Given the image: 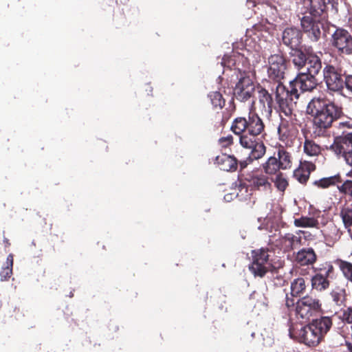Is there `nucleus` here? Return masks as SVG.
<instances>
[{
	"label": "nucleus",
	"instance_id": "f257e3e1",
	"mask_svg": "<svg viewBox=\"0 0 352 352\" xmlns=\"http://www.w3.org/2000/svg\"><path fill=\"white\" fill-rule=\"evenodd\" d=\"M231 130L239 135L241 145L251 150L250 158L258 160L265 155V146L257 138L264 130V124L257 114L250 112L247 118H235L232 122Z\"/></svg>",
	"mask_w": 352,
	"mask_h": 352
},
{
	"label": "nucleus",
	"instance_id": "f03ea898",
	"mask_svg": "<svg viewBox=\"0 0 352 352\" xmlns=\"http://www.w3.org/2000/svg\"><path fill=\"white\" fill-rule=\"evenodd\" d=\"M316 80L314 76L302 72L296 78L289 82V89H287L282 83L278 82L276 87V100L278 104L280 116L284 114L289 117L292 116L295 107L296 101L301 92L311 91L316 86Z\"/></svg>",
	"mask_w": 352,
	"mask_h": 352
},
{
	"label": "nucleus",
	"instance_id": "7ed1b4c3",
	"mask_svg": "<svg viewBox=\"0 0 352 352\" xmlns=\"http://www.w3.org/2000/svg\"><path fill=\"white\" fill-rule=\"evenodd\" d=\"M307 112L314 116V124L320 128L329 127L340 113L333 104L322 98H313L307 105Z\"/></svg>",
	"mask_w": 352,
	"mask_h": 352
},
{
	"label": "nucleus",
	"instance_id": "20e7f679",
	"mask_svg": "<svg viewBox=\"0 0 352 352\" xmlns=\"http://www.w3.org/2000/svg\"><path fill=\"white\" fill-rule=\"evenodd\" d=\"M310 3L314 13L309 12L301 19V27L312 41H316L321 34L319 16L323 12L324 4L319 3L317 7L314 0H310Z\"/></svg>",
	"mask_w": 352,
	"mask_h": 352
},
{
	"label": "nucleus",
	"instance_id": "39448f33",
	"mask_svg": "<svg viewBox=\"0 0 352 352\" xmlns=\"http://www.w3.org/2000/svg\"><path fill=\"white\" fill-rule=\"evenodd\" d=\"M269 255L265 249L252 251V262L249 269L255 276H263L271 267Z\"/></svg>",
	"mask_w": 352,
	"mask_h": 352
},
{
	"label": "nucleus",
	"instance_id": "423d86ee",
	"mask_svg": "<svg viewBox=\"0 0 352 352\" xmlns=\"http://www.w3.org/2000/svg\"><path fill=\"white\" fill-rule=\"evenodd\" d=\"M321 305L319 300L311 296H305L296 302V312L302 319H309L319 312Z\"/></svg>",
	"mask_w": 352,
	"mask_h": 352
},
{
	"label": "nucleus",
	"instance_id": "0eeeda50",
	"mask_svg": "<svg viewBox=\"0 0 352 352\" xmlns=\"http://www.w3.org/2000/svg\"><path fill=\"white\" fill-rule=\"evenodd\" d=\"M286 69V61L282 54H275L268 58L267 74L270 78L278 82L284 78Z\"/></svg>",
	"mask_w": 352,
	"mask_h": 352
},
{
	"label": "nucleus",
	"instance_id": "6e6552de",
	"mask_svg": "<svg viewBox=\"0 0 352 352\" xmlns=\"http://www.w3.org/2000/svg\"><path fill=\"white\" fill-rule=\"evenodd\" d=\"M332 44L343 54H351L352 36L348 31L338 29L332 35Z\"/></svg>",
	"mask_w": 352,
	"mask_h": 352
},
{
	"label": "nucleus",
	"instance_id": "1a4fd4ad",
	"mask_svg": "<svg viewBox=\"0 0 352 352\" xmlns=\"http://www.w3.org/2000/svg\"><path fill=\"white\" fill-rule=\"evenodd\" d=\"M256 85L248 76L241 78L236 85L234 94L236 98L241 101H245L250 98L254 91Z\"/></svg>",
	"mask_w": 352,
	"mask_h": 352
},
{
	"label": "nucleus",
	"instance_id": "9d476101",
	"mask_svg": "<svg viewBox=\"0 0 352 352\" xmlns=\"http://www.w3.org/2000/svg\"><path fill=\"white\" fill-rule=\"evenodd\" d=\"M323 72L324 81L329 90L339 91L343 88L344 80L335 67L328 65L324 67Z\"/></svg>",
	"mask_w": 352,
	"mask_h": 352
},
{
	"label": "nucleus",
	"instance_id": "9b49d317",
	"mask_svg": "<svg viewBox=\"0 0 352 352\" xmlns=\"http://www.w3.org/2000/svg\"><path fill=\"white\" fill-rule=\"evenodd\" d=\"M246 180L252 188L258 190H268L272 185L268 177L258 172H254L247 176Z\"/></svg>",
	"mask_w": 352,
	"mask_h": 352
},
{
	"label": "nucleus",
	"instance_id": "f8f14e48",
	"mask_svg": "<svg viewBox=\"0 0 352 352\" xmlns=\"http://www.w3.org/2000/svg\"><path fill=\"white\" fill-rule=\"evenodd\" d=\"M298 336L302 342L309 346L318 344L322 339L311 324L302 327L299 330Z\"/></svg>",
	"mask_w": 352,
	"mask_h": 352
},
{
	"label": "nucleus",
	"instance_id": "ddd939ff",
	"mask_svg": "<svg viewBox=\"0 0 352 352\" xmlns=\"http://www.w3.org/2000/svg\"><path fill=\"white\" fill-rule=\"evenodd\" d=\"M316 166L312 162L308 161L300 162L298 168L294 172V176L300 183H305L309 177L310 173Z\"/></svg>",
	"mask_w": 352,
	"mask_h": 352
},
{
	"label": "nucleus",
	"instance_id": "4468645a",
	"mask_svg": "<svg viewBox=\"0 0 352 352\" xmlns=\"http://www.w3.org/2000/svg\"><path fill=\"white\" fill-rule=\"evenodd\" d=\"M301 34L296 28H287L283 33V41L292 48L297 47L300 41Z\"/></svg>",
	"mask_w": 352,
	"mask_h": 352
},
{
	"label": "nucleus",
	"instance_id": "2eb2a0df",
	"mask_svg": "<svg viewBox=\"0 0 352 352\" xmlns=\"http://www.w3.org/2000/svg\"><path fill=\"white\" fill-rule=\"evenodd\" d=\"M307 68V74L313 75L318 74L322 68L320 58L313 53H307V60L305 64Z\"/></svg>",
	"mask_w": 352,
	"mask_h": 352
},
{
	"label": "nucleus",
	"instance_id": "dca6fc26",
	"mask_svg": "<svg viewBox=\"0 0 352 352\" xmlns=\"http://www.w3.org/2000/svg\"><path fill=\"white\" fill-rule=\"evenodd\" d=\"M215 160L220 169L223 170L230 171L235 170L236 168V160L230 155L221 154L218 155Z\"/></svg>",
	"mask_w": 352,
	"mask_h": 352
},
{
	"label": "nucleus",
	"instance_id": "f3484780",
	"mask_svg": "<svg viewBox=\"0 0 352 352\" xmlns=\"http://www.w3.org/2000/svg\"><path fill=\"white\" fill-rule=\"evenodd\" d=\"M297 262L302 265L313 264L316 260V255L311 248L302 249L297 253Z\"/></svg>",
	"mask_w": 352,
	"mask_h": 352
},
{
	"label": "nucleus",
	"instance_id": "a211bd4d",
	"mask_svg": "<svg viewBox=\"0 0 352 352\" xmlns=\"http://www.w3.org/2000/svg\"><path fill=\"white\" fill-rule=\"evenodd\" d=\"M311 324L314 327L315 331L320 333V337L322 338L330 329L332 322L329 317H321L314 320Z\"/></svg>",
	"mask_w": 352,
	"mask_h": 352
},
{
	"label": "nucleus",
	"instance_id": "6ab92c4d",
	"mask_svg": "<svg viewBox=\"0 0 352 352\" xmlns=\"http://www.w3.org/2000/svg\"><path fill=\"white\" fill-rule=\"evenodd\" d=\"M352 147V131L344 132L340 136L336 138L331 148L344 149V147Z\"/></svg>",
	"mask_w": 352,
	"mask_h": 352
},
{
	"label": "nucleus",
	"instance_id": "aec40b11",
	"mask_svg": "<svg viewBox=\"0 0 352 352\" xmlns=\"http://www.w3.org/2000/svg\"><path fill=\"white\" fill-rule=\"evenodd\" d=\"M321 232L327 241H336L340 237L338 229L332 222L327 223L326 228L322 230Z\"/></svg>",
	"mask_w": 352,
	"mask_h": 352
},
{
	"label": "nucleus",
	"instance_id": "412c9836",
	"mask_svg": "<svg viewBox=\"0 0 352 352\" xmlns=\"http://www.w3.org/2000/svg\"><path fill=\"white\" fill-rule=\"evenodd\" d=\"M263 170L267 175H274L280 169V166L278 165V159L275 156L270 157L267 160L262 164Z\"/></svg>",
	"mask_w": 352,
	"mask_h": 352
},
{
	"label": "nucleus",
	"instance_id": "4be33fe9",
	"mask_svg": "<svg viewBox=\"0 0 352 352\" xmlns=\"http://www.w3.org/2000/svg\"><path fill=\"white\" fill-rule=\"evenodd\" d=\"M340 216L342 220L344 228L349 233L352 232V207L346 206L342 208Z\"/></svg>",
	"mask_w": 352,
	"mask_h": 352
},
{
	"label": "nucleus",
	"instance_id": "5701e85b",
	"mask_svg": "<svg viewBox=\"0 0 352 352\" xmlns=\"http://www.w3.org/2000/svg\"><path fill=\"white\" fill-rule=\"evenodd\" d=\"M294 224L298 228H317L318 226V221L314 217L303 216L300 218L295 219Z\"/></svg>",
	"mask_w": 352,
	"mask_h": 352
},
{
	"label": "nucleus",
	"instance_id": "b1692460",
	"mask_svg": "<svg viewBox=\"0 0 352 352\" xmlns=\"http://www.w3.org/2000/svg\"><path fill=\"white\" fill-rule=\"evenodd\" d=\"M278 165L281 169L285 170L292 166V157L290 154L284 149H279L277 153Z\"/></svg>",
	"mask_w": 352,
	"mask_h": 352
},
{
	"label": "nucleus",
	"instance_id": "393cba45",
	"mask_svg": "<svg viewBox=\"0 0 352 352\" xmlns=\"http://www.w3.org/2000/svg\"><path fill=\"white\" fill-rule=\"evenodd\" d=\"M304 153L309 157L318 156L321 152L320 146L313 140H306L303 146Z\"/></svg>",
	"mask_w": 352,
	"mask_h": 352
},
{
	"label": "nucleus",
	"instance_id": "a878e982",
	"mask_svg": "<svg viewBox=\"0 0 352 352\" xmlns=\"http://www.w3.org/2000/svg\"><path fill=\"white\" fill-rule=\"evenodd\" d=\"M338 182H340V177L338 175H334L316 180L314 182V184L318 188H327L331 186L335 185Z\"/></svg>",
	"mask_w": 352,
	"mask_h": 352
},
{
	"label": "nucleus",
	"instance_id": "bb28decb",
	"mask_svg": "<svg viewBox=\"0 0 352 352\" xmlns=\"http://www.w3.org/2000/svg\"><path fill=\"white\" fill-rule=\"evenodd\" d=\"M292 56V62L298 69H300L305 66L307 55H305L302 52L294 50H293Z\"/></svg>",
	"mask_w": 352,
	"mask_h": 352
},
{
	"label": "nucleus",
	"instance_id": "cd10ccee",
	"mask_svg": "<svg viewBox=\"0 0 352 352\" xmlns=\"http://www.w3.org/2000/svg\"><path fill=\"white\" fill-rule=\"evenodd\" d=\"M311 285L313 288L318 291H322L327 289L329 283L325 276L322 274H316L311 279Z\"/></svg>",
	"mask_w": 352,
	"mask_h": 352
},
{
	"label": "nucleus",
	"instance_id": "c85d7f7f",
	"mask_svg": "<svg viewBox=\"0 0 352 352\" xmlns=\"http://www.w3.org/2000/svg\"><path fill=\"white\" fill-rule=\"evenodd\" d=\"M305 288V281L302 278H296L291 283V294L293 296L301 294Z\"/></svg>",
	"mask_w": 352,
	"mask_h": 352
},
{
	"label": "nucleus",
	"instance_id": "c756f323",
	"mask_svg": "<svg viewBox=\"0 0 352 352\" xmlns=\"http://www.w3.org/2000/svg\"><path fill=\"white\" fill-rule=\"evenodd\" d=\"M258 97L259 102L261 104L263 109L267 107L270 109L272 104V98L270 94L267 92V90L263 88L258 87Z\"/></svg>",
	"mask_w": 352,
	"mask_h": 352
},
{
	"label": "nucleus",
	"instance_id": "7c9ffc66",
	"mask_svg": "<svg viewBox=\"0 0 352 352\" xmlns=\"http://www.w3.org/2000/svg\"><path fill=\"white\" fill-rule=\"evenodd\" d=\"M337 155L342 154L346 164L352 168V147H344V149L331 148Z\"/></svg>",
	"mask_w": 352,
	"mask_h": 352
},
{
	"label": "nucleus",
	"instance_id": "2f4dec72",
	"mask_svg": "<svg viewBox=\"0 0 352 352\" xmlns=\"http://www.w3.org/2000/svg\"><path fill=\"white\" fill-rule=\"evenodd\" d=\"M299 242V239L291 233L286 234L282 239V244L287 249L292 248L294 245L298 244Z\"/></svg>",
	"mask_w": 352,
	"mask_h": 352
},
{
	"label": "nucleus",
	"instance_id": "473e14b6",
	"mask_svg": "<svg viewBox=\"0 0 352 352\" xmlns=\"http://www.w3.org/2000/svg\"><path fill=\"white\" fill-rule=\"evenodd\" d=\"M7 267L2 269L0 274L1 278L2 280H6L12 274V265H13V256L9 254L6 259Z\"/></svg>",
	"mask_w": 352,
	"mask_h": 352
},
{
	"label": "nucleus",
	"instance_id": "72a5a7b5",
	"mask_svg": "<svg viewBox=\"0 0 352 352\" xmlns=\"http://www.w3.org/2000/svg\"><path fill=\"white\" fill-rule=\"evenodd\" d=\"M209 98L211 100L212 104L214 107L222 108L224 106L225 101L223 99L221 94L218 91H213L209 94Z\"/></svg>",
	"mask_w": 352,
	"mask_h": 352
},
{
	"label": "nucleus",
	"instance_id": "f704fd0d",
	"mask_svg": "<svg viewBox=\"0 0 352 352\" xmlns=\"http://www.w3.org/2000/svg\"><path fill=\"white\" fill-rule=\"evenodd\" d=\"M275 186L280 191L283 192L288 186V182L286 177L282 174H278L274 181Z\"/></svg>",
	"mask_w": 352,
	"mask_h": 352
},
{
	"label": "nucleus",
	"instance_id": "c9c22d12",
	"mask_svg": "<svg viewBox=\"0 0 352 352\" xmlns=\"http://www.w3.org/2000/svg\"><path fill=\"white\" fill-rule=\"evenodd\" d=\"M251 192H249L248 187L244 185H241L239 188V192L236 196L241 200H245L250 197Z\"/></svg>",
	"mask_w": 352,
	"mask_h": 352
},
{
	"label": "nucleus",
	"instance_id": "e433bc0d",
	"mask_svg": "<svg viewBox=\"0 0 352 352\" xmlns=\"http://www.w3.org/2000/svg\"><path fill=\"white\" fill-rule=\"evenodd\" d=\"M219 144L223 147H227L230 145L232 142V137L231 135H228L227 137H223L219 139Z\"/></svg>",
	"mask_w": 352,
	"mask_h": 352
},
{
	"label": "nucleus",
	"instance_id": "4c0bfd02",
	"mask_svg": "<svg viewBox=\"0 0 352 352\" xmlns=\"http://www.w3.org/2000/svg\"><path fill=\"white\" fill-rule=\"evenodd\" d=\"M343 319L348 323L352 324V308H347L343 313Z\"/></svg>",
	"mask_w": 352,
	"mask_h": 352
},
{
	"label": "nucleus",
	"instance_id": "58836bf2",
	"mask_svg": "<svg viewBox=\"0 0 352 352\" xmlns=\"http://www.w3.org/2000/svg\"><path fill=\"white\" fill-rule=\"evenodd\" d=\"M344 84H345L346 89L352 92V76H347L345 78Z\"/></svg>",
	"mask_w": 352,
	"mask_h": 352
},
{
	"label": "nucleus",
	"instance_id": "ea45409f",
	"mask_svg": "<svg viewBox=\"0 0 352 352\" xmlns=\"http://www.w3.org/2000/svg\"><path fill=\"white\" fill-rule=\"evenodd\" d=\"M343 293V290H340L339 292H337L336 291H333L331 292V295L336 301H338L340 300L339 296L342 295Z\"/></svg>",
	"mask_w": 352,
	"mask_h": 352
},
{
	"label": "nucleus",
	"instance_id": "a19ab883",
	"mask_svg": "<svg viewBox=\"0 0 352 352\" xmlns=\"http://www.w3.org/2000/svg\"><path fill=\"white\" fill-rule=\"evenodd\" d=\"M284 123L282 122L278 127V132L280 134L283 133V135H285L286 133V131L284 130Z\"/></svg>",
	"mask_w": 352,
	"mask_h": 352
},
{
	"label": "nucleus",
	"instance_id": "79ce46f5",
	"mask_svg": "<svg viewBox=\"0 0 352 352\" xmlns=\"http://www.w3.org/2000/svg\"><path fill=\"white\" fill-rule=\"evenodd\" d=\"M286 305L287 307H290L294 305V301L292 299H289V298H287L286 299Z\"/></svg>",
	"mask_w": 352,
	"mask_h": 352
},
{
	"label": "nucleus",
	"instance_id": "37998d69",
	"mask_svg": "<svg viewBox=\"0 0 352 352\" xmlns=\"http://www.w3.org/2000/svg\"><path fill=\"white\" fill-rule=\"evenodd\" d=\"M233 196V194H227L224 196V199L226 201H230L231 199H232Z\"/></svg>",
	"mask_w": 352,
	"mask_h": 352
},
{
	"label": "nucleus",
	"instance_id": "c03bdc74",
	"mask_svg": "<svg viewBox=\"0 0 352 352\" xmlns=\"http://www.w3.org/2000/svg\"><path fill=\"white\" fill-rule=\"evenodd\" d=\"M347 348L350 352H352V344L346 343Z\"/></svg>",
	"mask_w": 352,
	"mask_h": 352
},
{
	"label": "nucleus",
	"instance_id": "a18cd8bd",
	"mask_svg": "<svg viewBox=\"0 0 352 352\" xmlns=\"http://www.w3.org/2000/svg\"><path fill=\"white\" fill-rule=\"evenodd\" d=\"M342 124H343L344 126H346L348 128H350V125L349 124L342 123Z\"/></svg>",
	"mask_w": 352,
	"mask_h": 352
},
{
	"label": "nucleus",
	"instance_id": "49530a36",
	"mask_svg": "<svg viewBox=\"0 0 352 352\" xmlns=\"http://www.w3.org/2000/svg\"><path fill=\"white\" fill-rule=\"evenodd\" d=\"M298 234H306V232L300 230V231L298 232Z\"/></svg>",
	"mask_w": 352,
	"mask_h": 352
},
{
	"label": "nucleus",
	"instance_id": "de8ad7c7",
	"mask_svg": "<svg viewBox=\"0 0 352 352\" xmlns=\"http://www.w3.org/2000/svg\"><path fill=\"white\" fill-rule=\"evenodd\" d=\"M241 166L245 167L246 165H243V163H241Z\"/></svg>",
	"mask_w": 352,
	"mask_h": 352
},
{
	"label": "nucleus",
	"instance_id": "09e8293b",
	"mask_svg": "<svg viewBox=\"0 0 352 352\" xmlns=\"http://www.w3.org/2000/svg\"><path fill=\"white\" fill-rule=\"evenodd\" d=\"M351 256H352V252L351 253Z\"/></svg>",
	"mask_w": 352,
	"mask_h": 352
},
{
	"label": "nucleus",
	"instance_id": "8fccbe9b",
	"mask_svg": "<svg viewBox=\"0 0 352 352\" xmlns=\"http://www.w3.org/2000/svg\"><path fill=\"white\" fill-rule=\"evenodd\" d=\"M315 1V0H314V2Z\"/></svg>",
	"mask_w": 352,
	"mask_h": 352
}]
</instances>
